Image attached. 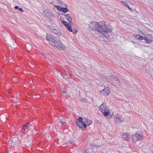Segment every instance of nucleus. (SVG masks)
<instances>
[{"label":"nucleus","instance_id":"obj_41","mask_svg":"<svg viewBox=\"0 0 153 153\" xmlns=\"http://www.w3.org/2000/svg\"><path fill=\"white\" fill-rule=\"evenodd\" d=\"M50 4H52V3L51 2H50Z\"/></svg>","mask_w":153,"mask_h":153},{"label":"nucleus","instance_id":"obj_18","mask_svg":"<svg viewBox=\"0 0 153 153\" xmlns=\"http://www.w3.org/2000/svg\"><path fill=\"white\" fill-rule=\"evenodd\" d=\"M110 78L111 79L114 81H117V78L115 76L112 75L110 77Z\"/></svg>","mask_w":153,"mask_h":153},{"label":"nucleus","instance_id":"obj_36","mask_svg":"<svg viewBox=\"0 0 153 153\" xmlns=\"http://www.w3.org/2000/svg\"><path fill=\"white\" fill-rule=\"evenodd\" d=\"M4 153H9V151H6V152H5Z\"/></svg>","mask_w":153,"mask_h":153},{"label":"nucleus","instance_id":"obj_20","mask_svg":"<svg viewBox=\"0 0 153 153\" xmlns=\"http://www.w3.org/2000/svg\"><path fill=\"white\" fill-rule=\"evenodd\" d=\"M93 151V150L92 149L90 148L89 149H88L87 150H86V152L85 153H91Z\"/></svg>","mask_w":153,"mask_h":153},{"label":"nucleus","instance_id":"obj_24","mask_svg":"<svg viewBox=\"0 0 153 153\" xmlns=\"http://www.w3.org/2000/svg\"><path fill=\"white\" fill-rule=\"evenodd\" d=\"M59 122L62 124H63L65 122V121L64 119H63V120L60 121Z\"/></svg>","mask_w":153,"mask_h":153},{"label":"nucleus","instance_id":"obj_13","mask_svg":"<svg viewBox=\"0 0 153 153\" xmlns=\"http://www.w3.org/2000/svg\"><path fill=\"white\" fill-rule=\"evenodd\" d=\"M134 36L137 39L142 40L143 36L139 34H134Z\"/></svg>","mask_w":153,"mask_h":153},{"label":"nucleus","instance_id":"obj_9","mask_svg":"<svg viewBox=\"0 0 153 153\" xmlns=\"http://www.w3.org/2000/svg\"><path fill=\"white\" fill-rule=\"evenodd\" d=\"M62 17L65 20L67 19L69 22V23H71L72 19L69 14H67L66 15H62Z\"/></svg>","mask_w":153,"mask_h":153},{"label":"nucleus","instance_id":"obj_42","mask_svg":"<svg viewBox=\"0 0 153 153\" xmlns=\"http://www.w3.org/2000/svg\"><path fill=\"white\" fill-rule=\"evenodd\" d=\"M121 2H124L123 1H121Z\"/></svg>","mask_w":153,"mask_h":153},{"label":"nucleus","instance_id":"obj_29","mask_svg":"<svg viewBox=\"0 0 153 153\" xmlns=\"http://www.w3.org/2000/svg\"><path fill=\"white\" fill-rule=\"evenodd\" d=\"M19 10L22 13H23L24 12V10H23V9L22 8H19Z\"/></svg>","mask_w":153,"mask_h":153},{"label":"nucleus","instance_id":"obj_8","mask_svg":"<svg viewBox=\"0 0 153 153\" xmlns=\"http://www.w3.org/2000/svg\"><path fill=\"white\" fill-rule=\"evenodd\" d=\"M62 22L63 23V24L70 31V32H72L73 30L72 28L71 27V25L68 24V22H66L63 21Z\"/></svg>","mask_w":153,"mask_h":153},{"label":"nucleus","instance_id":"obj_23","mask_svg":"<svg viewBox=\"0 0 153 153\" xmlns=\"http://www.w3.org/2000/svg\"><path fill=\"white\" fill-rule=\"evenodd\" d=\"M152 42V40L151 39H148L146 43L148 44H150Z\"/></svg>","mask_w":153,"mask_h":153},{"label":"nucleus","instance_id":"obj_3","mask_svg":"<svg viewBox=\"0 0 153 153\" xmlns=\"http://www.w3.org/2000/svg\"><path fill=\"white\" fill-rule=\"evenodd\" d=\"M78 122L77 121V120H76V125L79 127V128H82V126H83V127L85 128L86 127V125L85 122L83 121V119L82 117H79L78 119Z\"/></svg>","mask_w":153,"mask_h":153},{"label":"nucleus","instance_id":"obj_7","mask_svg":"<svg viewBox=\"0 0 153 153\" xmlns=\"http://www.w3.org/2000/svg\"><path fill=\"white\" fill-rule=\"evenodd\" d=\"M102 113L106 117L108 116L107 117V119H111L113 115V114L110 115V111L109 109L106 110V111L105 110V111L102 112Z\"/></svg>","mask_w":153,"mask_h":153},{"label":"nucleus","instance_id":"obj_33","mask_svg":"<svg viewBox=\"0 0 153 153\" xmlns=\"http://www.w3.org/2000/svg\"><path fill=\"white\" fill-rule=\"evenodd\" d=\"M14 8L15 9H19V7L18 6H15L14 7Z\"/></svg>","mask_w":153,"mask_h":153},{"label":"nucleus","instance_id":"obj_2","mask_svg":"<svg viewBox=\"0 0 153 153\" xmlns=\"http://www.w3.org/2000/svg\"><path fill=\"white\" fill-rule=\"evenodd\" d=\"M48 43L59 50H64L65 47L62 43L59 40H56V38L52 36L48 38Z\"/></svg>","mask_w":153,"mask_h":153},{"label":"nucleus","instance_id":"obj_26","mask_svg":"<svg viewBox=\"0 0 153 153\" xmlns=\"http://www.w3.org/2000/svg\"><path fill=\"white\" fill-rule=\"evenodd\" d=\"M61 90L64 93H66L67 92L66 91V90L65 88H62Z\"/></svg>","mask_w":153,"mask_h":153},{"label":"nucleus","instance_id":"obj_25","mask_svg":"<svg viewBox=\"0 0 153 153\" xmlns=\"http://www.w3.org/2000/svg\"><path fill=\"white\" fill-rule=\"evenodd\" d=\"M48 27L51 29V30L53 31L54 30V29L55 28H54L52 26H48Z\"/></svg>","mask_w":153,"mask_h":153},{"label":"nucleus","instance_id":"obj_28","mask_svg":"<svg viewBox=\"0 0 153 153\" xmlns=\"http://www.w3.org/2000/svg\"><path fill=\"white\" fill-rule=\"evenodd\" d=\"M148 39L146 37H143V38H142V40H144L145 41H147V40Z\"/></svg>","mask_w":153,"mask_h":153},{"label":"nucleus","instance_id":"obj_5","mask_svg":"<svg viewBox=\"0 0 153 153\" xmlns=\"http://www.w3.org/2000/svg\"><path fill=\"white\" fill-rule=\"evenodd\" d=\"M143 138V136L142 135L137 133L134 134L132 137L133 141L134 142H136L138 140H142Z\"/></svg>","mask_w":153,"mask_h":153},{"label":"nucleus","instance_id":"obj_14","mask_svg":"<svg viewBox=\"0 0 153 153\" xmlns=\"http://www.w3.org/2000/svg\"><path fill=\"white\" fill-rule=\"evenodd\" d=\"M31 123V122H29L27 123L22 127V129L25 130L26 129H27V126Z\"/></svg>","mask_w":153,"mask_h":153},{"label":"nucleus","instance_id":"obj_19","mask_svg":"<svg viewBox=\"0 0 153 153\" xmlns=\"http://www.w3.org/2000/svg\"><path fill=\"white\" fill-rule=\"evenodd\" d=\"M69 143L70 144H72V143H74V141L73 140H69L68 142L67 141H66L65 143V144H68V143Z\"/></svg>","mask_w":153,"mask_h":153},{"label":"nucleus","instance_id":"obj_10","mask_svg":"<svg viewBox=\"0 0 153 153\" xmlns=\"http://www.w3.org/2000/svg\"><path fill=\"white\" fill-rule=\"evenodd\" d=\"M99 108L102 112L108 109V108L106 106V105L103 103L102 104L99 106Z\"/></svg>","mask_w":153,"mask_h":153},{"label":"nucleus","instance_id":"obj_12","mask_svg":"<svg viewBox=\"0 0 153 153\" xmlns=\"http://www.w3.org/2000/svg\"><path fill=\"white\" fill-rule=\"evenodd\" d=\"M83 121L86 123L87 126H89L92 123V121L91 120H89L88 119L87 117H84L83 118Z\"/></svg>","mask_w":153,"mask_h":153},{"label":"nucleus","instance_id":"obj_15","mask_svg":"<svg viewBox=\"0 0 153 153\" xmlns=\"http://www.w3.org/2000/svg\"><path fill=\"white\" fill-rule=\"evenodd\" d=\"M53 32L58 36H59L61 35L60 31L58 29H54V30L53 31Z\"/></svg>","mask_w":153,"mask_h":153},{"label":"nucleus","instance_id":"obj_30","mask_svg":"<svg viewBox=\"0 0 153 153\" xmlns=\"http://www.w3.org/2000/svg\"><path fill=\"white\" fill-rule=\"evenodd\" d=\"M125 4L126 6L130 10H131L132 9L131 8L129 7V6H128V5L126 4L125 3H124Z\"/></svg>","mask_w":153,"mask_h":153},{"label":"nucleus","instance_id":"obj_6","mask_svg":"<svg viewBox=\"0 0 153 153\" xmlns=\"http://www.w3.org/2000/svg\"><path fill=\"white\" fill-rule=\"evenodd\" d=\"M110 92V89L108 88H105L100 91L102 94L106 95H109Z\"/></svg>","mask_w":153,"mask_h":153},{"label":"nucleus","instance_id":"obj_31","mask_svg":"<svg viewBox=\"0 0 153 153\" xmlns=\"http://www.w3.org/2000/svg\"><path fill=\"white\" fill-rule=\"evenodd\" d=\"M81 101L83 102H85L86 99L84 98H82L81 99Z\"/></svg>","mask_w":153,"mask_h":153},{"label":"nucleus","instance_id":"obj_17","mask_svg":"<svg viewBox=\"0 0 153 153\" xmlns=\"http://www.w3.org/2000/svg\"><path fill=\"white\" fill-rule=\"evenodd\" d=\"M68 11V10L67 7H62V10L61 11H62L64 13H65L67 12Z\"/></svg>","mask_w":153,"mask_h":153},{"label":"nucleus","instance_id":"obj_40","mask_svg":"<svg viewBox=\"0 0 153 153\" xmlns=\"http://www.w3.org/2000/svg\"><path fill=\"white\" fill-rule=\"evenodd\" d=\"M42 55L44 56V54H42Z\"/></svg>","mask_w":153,"mask_h":153},{"label":"nucleus","instance_id":"obj_4","mask_svg":"<svg viewBox=\"0 0 153 153\" xmlns=\"http://www.w3.org/2000/svg\"><path fill=\"white\" fill-rule=\"evenodd\" d=\"M114 119L115 123L118 124L121 123L124 120L123 118L121 115L118 114L115 115Z\"/></svg>","mask_w":153,"mask_h":153},{"label":"nucleus","instance_id":"obj_34","mask_svg":"<svg viewBox=\"0 0 153 153\" xmlns=\"http://www.w3.org/2000/svg\"><path fill=\"white\" fill-rule=\"evenodd\" d=\"M37 96L36 95V96H34L33 97L34 98H37L38 97H36V96Z\"/></svg>","mask_w":153,"mask_h":153},{"label":"nucleus","instance_id":"obj_38","mask_svg":"<svg viewBox=\"0 0 153 153\" xmlns=\"http://www.w3.org/2000/svg\"><path fill=\"white\" fill-rule=\"evenodd\" d=\"M12 140L13 141H14V139H12Z\"/></svg>","mask_w":153,"mask_h":153},{"label":"nucleus","instance_id":"obj_35","mask_svg":"<svg viewBox=\"0 0 153 153\" xmlns=\"http://www.w3.org/2000/svg\"><path fill=\"white\" fill-rule=\"evenodd\" d=\"M47 33L46 34V39L47 40H48V37H47Z\"/></svg>","mask_w":153,"mask_h":153},{"label":"nucleus","instance_id":"obj_21","mask_svg":"<svg viewBox=\"0 0 153 153\" xmlns=\"http://www.w3.org/2000/svg\"><path fill=\"white\" fill-rule=\"evenodd\" d=\"M55 7L59 11H61L62 7H61L59 6L56 5Z\"/></svg>","mask_w":153,"mask_h":153},{"label":"nucleus","instance_id":"obj_32","mask_svg":"<svg viewBox=\"0 0 153 153\" xmlns=\"http://www.w3.org/2000/svg\"><path fill=\"white\" fill-rule=\"evenodd\" d=\"M33 132L35 135L37 134H38V133L36 132V131L35 130L33 131Z\"/></svg>","mask_w":153,"mask_h":153},{"label":"nucleus","instance_id":"obj_11","mask_svg":"<svg viewBox=\"0 0 153 153\" xmlns=\"http://www.w3.org/2000/svg\"><path fill=\"white\" fill-rule=\"evenodd\" d=\"M122 139L126 140L128 141L130 138V136L127 133H123L122 136Z\"/></svg>","mask_w":153,"mask_h":153},{"label":"nucleus","instance_id":"obj_37","mask_svg":"<svg viewBox=\"0 0 153 153\" xmlns=\"http://www.w3.org/2000/svg\"><path fill=\"white\" fill-rule=\"evenodd\" d=\"M14 104H15V105H16V102H14Z\"/></svg>","mask_w":153,"mask_h":153},{"label":"nucleus","instance_id":"obj_27","mask_svg":"<svg viewBox=\"0 0 153 153\" xmlns=\"http://www.w3.org/2000/svg\"><path fill=\"white\" fill-rule=\"evenodd\" d=\"M44 13L45 14V15L47 17V13H48V12H47V10H44Z\"/></svg>","mask_w":153,"mask_h":153},{"label":"nucleus","instance_id":"obj_1","mask_svg":"<svg viewBox=\"0 0 153 153\" xmlns=\"http://www.w3.org/2000/svg\"><path fill=\"white\" fill-rule=\"evenodd\" d=\"M89 27L101 33L106 37L108 36V34L111 31V27L106 25L104 21H102L99 23L92 22L89 25Z\"/></svg>","mask_w":153,"mask_h":153},{"label":"nucleus","instance_id":"obj_16","mask_svg":"<svg viewBox=\"0 0 153 153\" xmlns=\"http://www.w3.org/2000/svg\"><path fill=\"white\" fill-rule=\"evenodd\" d=\"M54 19V18L52 15L50 13H48V19H49L50 20L53 21Z\"/></svg>","mask_w":153,"mask_h":153},{"label":"nucleus","instance_id":"obj_22","mask_svg":"<svg viewBox=\"0 0 153 153\" xmlns=\"http://www.w3.org/2000/svg\"><path fill=\"white\" fill-rule=\"evenodd\" d=\"M18 78L17 77H13L12 79L13 81L14 82H16V81H17Z\"/></svg>","mask_w":153,"mask_h":153},{"label":"nucleus","instance_id":"obj_39","mask_svg":"<svg viewBox=\"0 0 153 153\" xmlns=\"http://www.w3.org/2000/svg\"><path fill=\"white\" fill-rule=\"evenodd\" d=\"M29 65V66L31 67V66L30 65Z\"/></svg>","mask_w":153,"mask_h":153}]
</instances>
